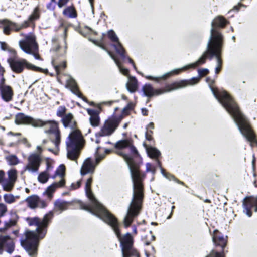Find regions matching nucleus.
<instances>
[{"mask_svg": "<svg viewBox=\"0 0 257 257\" xmlns=\"http://www.w3.org/2000/svg\"><path fill=\"white\" fill-rule=\"evenodd\" d=\"M19 198V196H14L11 193L5 194L3 196L4 201L8 204L14 203Z\"/></svg>", "mask_w": 257, "mask_h": 257, "instance_id": "obj_30", "label": "nucleus"}, {"mask_svg": "<svg viewBox=\"0 0 257 257\" xmlns=\"http://www.w3.org/2000/svg\"><path fill=\"white\" fill-rule=\"evenodd\" d=\"M142 113L143 115H148V110L145 108H143L142 109Z\"/></svg>", "mask_w": 257, "mask_h": 257, "instance_id": "obj_51", "label": "nucleus"}, {"mask_svg": "<svg viewBox=\"0 0 257 257\" xmlns=\"http://www.w3.org/2000/svg\"><path fill=\"white\" fill-rule=\"evenodd\" d=\"M53 217V213L50 211L42 218L35 217L30 220V225L35 226L36 230L26 231L24 237L21 240V245L30 255L34 256L37 254L39 241L45 236L47 227Z\"/></svg>", "mask_w": 257, "mask_h": 257, "instance_id": "obj_4", "label": "nucleus"}, {"mask_svg": "<svg viewBox=\"0 0 257 257\" xmlns=\"http://www.w3.org/2000/svg\"><path fill=\"white\" fill-rule=\"evenodd\" d=\"M48 142V141L46 140H44L42 142V145L43 146H44V145Z\"/></svg>", "mask_w": 257, "mask_h": 257, "instance_id": "obj_54", "label": "nucleus"}, {"mask_svg": "<svg viewBox=\"0 0 257 257\" xmlns=\"http://www.w3.org/2000/svg\"><path fill=\"white\" fill-rule=\"evenodd\" d=\"M7 211V205L3 203H0V218L5 216Z\"/></svg>", "mask_w": 257, "mask_h": 257, "instance_id": "obj_38", "label": "nucleus"}, {"mask_svg": "<svg viewBox=\"0 0 257 257\" xmlns=\"http://www.w3.org/2000/svg\"><path fill=\"white\" fill-rule=\"evenodd\" d=\"M227 23L226 20L221 16L215 18L211 24V35L207 45L208 52L216 55L217 50L223 45V36L218 31V28H223Z\"/></svg>", "mask_w": 257, "mask_h": 257, "instance_id": "obj_8", "label": "nucleus"}, {"mask_svg": "<svg viewBox=\"0 0 257 257\" xmlns=\"http://www.w3.org/2000/svg\"><path fill=\"white\" fill-rule=\"evenodd\" d=\"M206 257H223V253L212 250Z\"/></svg>", "mask_w": 257, "mask_h": 257, "instance_id": "obj_41", "label": "nucleus"}, {"mask_svg": "<svg viewBox=\"0 0 257 257\" xmlns=\"http://www.w3.org/2000/svg\"><path fill=\"white\" fill-rule=\"evenodd\" d=\"M14 233L15 234H16L17 233V231H14Z\"/></svg>", "mask_w": 257, "mask_h": 257, "instance_id": "obj_61", "label": "nucleus"}, {"mask_svg": "<svg viewBox=\"0 0 257 257\" xmlns=\"http://www.w3.org/2000/svg\"><path fill=\"white\" fill-rule=\"evenodd\" d=\"M66 144L67 158L76 161L79 157L81 150L84 145V138L78 128L71 130L66 139Z\"/></svg>", "mask_w": 257, "mask_h": 257, "instance_id": "obj_7", "label": "nucleus"}, {"mask_svg": "<svg viewBox=\"0 0 257 257\" xmlns=\"http://www.w3.org/2000/svg\"><path fill=\"white\" fill-rule=\"evenodd\" d=\"M55 2V1L54 2H52L51 1V2L47 5V8L50 10H54L55 7V5L54 4Z\"/></svg>", "mask_w": 257, "mask_h": 257, "instance_id": "obj_47", "label": "nucleus"}, {"mask_svg": "<svg viewBox=\"0 0 257 257\" xmlns=\"http://www.w3.org/2000/svg\"><path fill=\"white\" fill-rule=\"evenodd\" d=\"M66 85L67 87H68L71 90V91L76 95L78 96L79 97H82V94L80 92L77 84L73 79L70 78L67 81Z\"/></svg>", "mask_w": 257, "mask_h": 257, "instance_id": "obj_26", "label": "nucleus"}, {"mask_svg": "<svg viewBox=\"0 0 257 257\" xmlns=\"http://www.w3.org/2000/svg\"><path fill=\"white\" fill-rule=\"evenodd\" d=\"M98 151V148L96 151L95 160L88 158L84 161L80 170L81 175L83 176L88 173H92L94 171L96 166L104 157L103 155H99Z\"/></svg>", "mask_w": 257, "mask_h": 257, "instance_id": "obj_16", "label": "nucleus"}, {"mask_svg": "<svg viewBox=\"0 0 257 257\" xmlns=\"http://www.w3.org/2000/svg\"><path fill=\"white\" fill-rule=\"evenodd\" d=\"M222 47V46H220L219 49L217 50L218 51L216 55H213L209 52H208V51H209L208 45H207L206 51L204 52V53L203 54L201 57L194 63L188 64L186 66L183 67L181 68L176 69L174 70H172V71L165 74L161 78L153 77L151 76H146V78L148 80H155L157 81H158L160 79H166L167 78L172 75L178 74L181 72L186 70L188 69L195 68V67H197L201 65H202L205 63L206 59L208 57H210V59H211L213 56H215L216 58L217 66L215 68V72L216 73H218L221 70L222 64V61L220 57Z\"/></svg>", "mask_w": 257, "mask_h": 257, "instance_id": "obj_5", "label": "nucleus"}, {"mask_svg": "<svg viewBox=\"0 0 257 257\" xmlns=\"http://www.w3.org/2000/svg\"><path fill=\"white\" fill-rule=\"evenodd\" d=\"M133 231L135 235H136L137 234V227L135 225L133 226Z\"/></svg>", "mask_w": 257, "mask_h": 257, "instance_id": "obj_52", "label": "nucleus"}, {"mask_svg": "<svg viewBox=\"0 0 257 257\" xmlns=\"http://www.w3.org/2000/svg\"><path fill=\"white\" fill-rule=\"evenodd\" d=\"M153 123L152 122L150 123L149 124V126L150 127H151L152 128L153 127Z\"/></svg>", "mask_w": 257, "mask_h": 257, "instance_id": "obj_55", "label": "nucleus"}, {"mask_svg": "<svg viewBox=\"0 0 257 257\" xmlns=\"http://www.w3.org/2000/svg\"><path fill=\"white\" fill-rule=\"evenodd\" d=\"M155 170V168L151 164L149 163L146 164V171L147 172H152L153 174H154Z\"/></svg>", "mask_w": 257, "mask_h": 257, "instance_id": "obj_43", "label": "nucleus"}, {"mask_svg": "<svg viewBox=\"0 0 257 257\" xmlns=\"http://www.w3.org/2000/svg\"><path fill=\"white\" fill-rule=\"evenodd\" d=\"M26 202L28 206L32 209L37 207L43 208L47 205V203L45 200L41 199L39 196L35 195L27 197Z\"/></svg>", "mask_w": 257, "mask_h": 257, "instance_id": "obj_19", "label": "nucleus"}, {"mask_svg": "<svg viewBox=\"0 0 257 257\" xmlns=\"http://www.w3.org/2000/svg\"><path fill=\"white\" fill-rule=\"evenodd\" d=\"M108 35L111 41L114 43L113 46L115 48L116 52L119 55L120 59L112 54L110 51H107V52L110 56L115 61L120 72L125 75H127L128 74V70L123 67L121 60L122 61L127 60L133 65L134 68H136L135 65L133 60L130 57L125 56L124 50L120 43L119 42L118 38L115 32L113 30H110L108 32Z\"/></svg>", "mask_w": 257, "mask_h": 257, "instance_id": "obj_9", "label": "nucleus"}, {"mask_svg": "<svg viewBox=\"0 0 257 257\" xmlns=\"http://www.w3.org/2000/svg\"><path fill=\"white\" fill-rule=\"evenodd\" d=\"M161 170L162 174L167 179L170 180L172 179H175V177L173 176L166 173L165 170L163 168H161Z\"/></svg>", "mask_w": 257, "mask_h": 257, "instance_id": "obj_44", "label": "nucleus"}, {"mask_svg": "<svg viewBox=\"0 0 257 257\" xmlns=\"http://www.w3.org/2000/svg\"><path fill=\"white\" fill-rule=\"evenodd\" d=\"M68 203L66 201L57 200L54 203V210L61 212L68 208Z\"/></svg>", "mask_w": 257, "mask_h": 257, "instance_id": "obj_28", "label": "nucleus"}, {"mask_svg": "<svg viewBox=\"0 0 257 257\" xmlns=\"http://www.w3.org/2000/svg\"><path fill=\"white\" fill-rule=\"evenodd\" d=\"M232 39H233V40H235V37H234V36H233V37H232Z\"/></svg>", "mask_w": 257, "mask_h": 257, "instance_id": "obj_64", "label": "nucleus"}, {"mask_svg": "<svg viewBox=\"0 0 257 257\" xmlns=\"http://www.w3.org/2000/svg\"><path fill=\"white\" fill-rule=\"evenodd\" d=\"M38 153H32L28 157V162L24 168L25 171H28L30 172H36L38 171L41 164L42 158L41 153L42 151V148L38 146L37 147Z\"/></svg>", "mask_w": 257, "mask_h": 257, "instance_id": "obj_14", "label": "nucleus"}, {"mask_svg": "<svg viewBox=\"0 0 257 257\" xmlns=\"http://www.w3.org/2000/svg\"><path fill=\"white\" fill-rule=\"evenodd\" d=\"M243 212L248 217L252 216V212H257V197H248L244 199Z\"/></svg>", "mask_w": 257, "mask_h": 257, "instance_id": "obj_18", "label": "nucleus"}, {"mask_svg": "<svg viewBox=\"0 0 257 257\" xmlns=\"http://www.w3.org/2000/svg\"><path fill=\"white\" fill-rule=\"evenodd\" d=\"M8 62L12 70L16 73H21L25 68L34 71H42L41 68L37 67L29 63L24 59H17L11 58L8 59Z\"/></svg>", "mask_w": 257, "mask_h": 257, "instance_id": "obj_15", "label": "nucleus"}, {"mask_svg": "<svg viewBox=\"0 0 257 257\" xmlns=\"http://www.w3.org/2000/svg\"><path fill=\"white\" fill-rule=\"evenodd\" d=\"M92 178L89 177L85 185L86 195L90 201V204H83L82 208L98 216L113 229L120 242L123 257H140L138 252L133 247V237L130 233L121 236L116 218L109 212L95 198L91 190Z\"/></svg>", "mask_w": 257, "mask_h": 257, "instance_id": "obj_2", "label": "nucleus"}, {"mask_svg": "<svg viewBox=\"0 0 257 257\" xmlns=\"http://www.w3.org/2000/svg\"><path fill=\"white\" fill-rule=\"evenodd\" d=\"M53 65L58 75L60 74L61 70H63L66 67V63L65 62H63L60 65H57L54 62H53Z\"/></svg>", "mask_w": 257, "mask_h": 257, "instance_id": "obj_37", "label": "nucleus"}, {"mask_svg": "<svg viewBox=\"0 0 257 257\" xmlns=\"http://www.w3.org/2000/svg\"><path fill=\"white\" fill-rule=\"evenodd\" d=\"M45 161L47 165L46 171L49 172L52 168L53 160L49 158H46Z\"/></svg>", "mask_w": 257, "mask_h": 257, "instance_id": "obj_42", "label": "nucleus"}, {"mask_svg": "<svg viewBox=\"0 0 257 257\" xmlns=\"http://www.w3.org/2000/svg\"><path fill=\"white\" fill-rule=\"evenodd\" d=\"M92 33H96L91 29H90V28H89L88 27H85L84 28V29L81 31V34L83 35H84V36H86V35L87 34H90Z\"/></svg>", "mask_w": 257, "mask_h": 257, "instance_id": "obj_40", "label": "nucleus"}, {"mask_svg": "<svg viewBox=\"0 0 257 257\" xmlns=\"http://www.w3.org/2000/svg\"><path fill=\"white\" fill-rule=\"evenodd\" d=\"M133 107V104L130 103L123 109L120 115H113L106 119L100 127V130L96 133V136L98 138L111 135L115 131L123 117L128 115V111Z\"/></svg>", "mask_w": 257, "mask_h": 257, "instance_id": "obj_10", "label": "nucleus"}, {"mask_svg": "<svg viewBox=\"0 0 257 257\" xmlns=\"http://www.w3.org/2000/svg\"><path fill=\"white\" fill-rule=\"evenodd\" d=\"M209 70L207 69H206V68H203V69H199L198 70V74L199 75V77H193L191 79H188L187 80H191L193 78H197L198 79V80L197 81V82L193 83V84H188V85H187L185 87L187 86H189V85H195L197 83H198L199 81H200V78L201 77H202L203 76H205V75H206L207 74H208L209 73Z\"/></svg>", "mask_w": 257, "mask_h": 257, "instance_id": "obj_32", "label": "nucleus"}, {"mask_svg": "<svg viewBox=\"0 0 257 257\" xmlns=\"http://www.w3.org/2000/svg\"><path fill=\"white\" fill-rule=\"evenodd\" d=\"M127 123H125V124H124V125H123V128H126L127 127Z\"/></svg>", "mask_w": 257, "mask_h": 257, "instance_id": "obj_56", "label": "nucleus"}, {"mask_svg": "<svg viewBox=\"0 0 257 257\" xmlns=\"http://www.w3.org/2000/svg\"><path fill=\"white\" fill-rule=\"evenodd\" d=\"M69 0H59L58 2V5L59 8H61L65 5L68 2Z\"/></svg>", "mask_w": 257, "mask_h": 257, "instance_id": "obj_46", "label": "nucleus"}, {"mask_svg": "<svg viewBox=\"0 0 257 257\" xmlns=\"http://www.w3.org/2000/svg\"><path fill=\"white\" fill-rule=\"evenodd\" d=\"M8 164L11 166H15L20 163V159L16 155L10 154L5 157Z\"/></svg>", "mask_w": 257, "mask_h": 257, "instance_id": "obj_29", "label": "nucleus"}, {"mask_svg": "<svg viewBox=\"0 0 257 257\" xmlns=\"http://www.w3.org/2000/svg\"><path fill=\"white\" fill-rule=\"evenodd\" d=\"M65 167L64 165H61L57 168L56 171L55 175L53 176V178H55L57 176H59L60 180H64V176H65Z\"/></svg>", "mask_w": 257, "mask_h": 257, "instance_id": "obj_34", "label": "nucleus"}, {"mask_svg": "<svg viewBox=\"0 0 257 257\" xmlns=\"http://www.w3.org/2000/svg\"><path fill=\"white\" fill-rule=\"evenodd\" d=\"M115 146L117 149L124 151H118L117 153L122 156L127 163L133 183V198L123 222L124 227L127 228L139 215L142 208L144 197L143 180L145 176L140 172L138 165L133 160L132 156H137L138 152L132 145L131 140L119 141L115 144Z\"/></svg>", "mask_w": 257, "mask_h": 257, "instance_id": "obj_1", "label": "nucleus"}, {"mask_svg": "<svg viewBox=\"0 0 257 257\" xmlns=\"http://www.w3.org/2000/svg\"><path fill=\"white\" fill-rule=\"evenodd\" d=\"M17 220L15 219H10L4 223V226L0 228L1 232H4L9 228L15 226L16 224Z\"/></svg>", "mask_w": 257, "mask_h": 257, "instance_id": "obj_35", "label": "nucleus"}, {"mask_svg": "<svg viewBox=\"0 0 257 257\" xmlns=\"http://www.w3.org/2000/svg\"><path fill=\"white\" fill-rule=\"evenodd\" d=\"M19 143H23V144H24L26 145V146L27 147H30V145L29 144V143L28 142L27 139L26 138H23L21 140H20L19 141Z\"/></svg>", "mask_w": 257, "mask_h": 257, "instance_id": "obj_48", "label": "nucleus"}, {"mask_svg": "<svg viewBox=\"0 0 257 257\" xmlns=\"http://www.w3.org/2000/svg\"><path fill=\"white\" fill-rule=\"evenodd\" d=\"M151 133H152V131H150V132L147 131V132H146V139L147 140H151L152 139Z\"/></svg>", "mask_w": 257, "mask_h": 257, "instance_id": "obj_50", "label": "nucleus"}, {"mask_svg": "<svg viewBox=\"0 0 257 257\" xmlns=\"http://www.w3.org/2000/svg\"><path fill=\"white\" fill-rule=\"evenodd\" d=\"M38 120V119H34L32 117L25 115L23 113H19L15 117V122L18 124H31L36 127L34 121Z\"/></svg>", "mask_w": 257, "mask_h": 257, "instance_id": "obj_22", "label": "nucleus"}, {"mask_svg": "<svg viewBox=\"0 0 257 257\" xmlns=\"http://www.w3.org/2000/svg\"><path fill=\"white\" fill-rule=\"evenodd\" d=\"M5 173L3 171L0 170V183L3 184L4 180Z\"/></svg>", "mask_w": 257, "mask_h": 257, "instance_id": "obj_49", "label": "nucleus"}, {"mask_svg": "<svg viewBox=\"0 0 257 257\" xmlns=\"http://www.w3.org/2000/svg\"><path fill=\"white\" fill-rule=\"evenodd\" d=\"M36 127H43L44 132L48 136L51 142L54 145V149L47 148V149L57 154L59 150V145L61 142V132L59 128L58 123L54 120L43 121L38 119L34 121Z\"/></svg>", "mask_w": 257, "mask_h": 257, "instance_id": "obj_6", "label": "nucleus"}, {"mask_svg": "<svg viewBox=\"0 0 257 257\" xmlns=\"http://www.w3.org/2000/svg\"><path fill=\"white\" fill-rule=\"evenodd\" d=\"M26 192L29 193V189L26 188Z\"/></svg>", "mask_w": 257, "mask_h": 257, "instance_id": "obj_57", "label": "nucleus"}, {"mask_svg": "<svg viewBox=\"0 0 257 257\" xmlns=\"http://www.w3.org/2000/svg\"><path fill=\"white\" fill-rule=\"evenodd\" d=\"M39 17L38 10L35 9L33 13L29 17L28 20L24 21L21 25L17 24L8 20L0 21V26L3 28V32L6 35H9L11 31L14 30L18 32L21 29L29 27L34 21L38 19Z\"/></svg>", "mask_w": 257, "mask_h": 257, "instance_id": "obj_13", "label": "nucleus"}, {"mask_svg": "<svg viewBox=\"0 0 257 257\" xmlns=\"http://www.w3.org/2000/svg\"><path fill=\"white\" fill-rule=\"evenodd\" d=\"M3 248H6L8 252L12 253L14 250L13 239L7 236L0 237V251Z\"/></svg>", "mask_w": 257, "mask_h": 257, "instance_id": "obj_20", "label": "nucleus"}, {"mask_svg": "<svg viewBox=\"0 0 257 257\" xmlns=\"http://www.w3.org/2000/svg\"><path fill=\"white\" fill-rule=\"evenodd\" d=\"M254 184H255V186L257 187V185H256V181H254Z\"/></svg>", "mask_w": 257, "mask_h": 257, "instance_id": "obj_63", "label": "nucleus"}, {"mask_svg": "<svg viewBox=\"0 0 257 257\" xmlns=\"http://www.w3.org/2000/svg\"><path fill=\"white\" fill-rule=\"evenodd\" d=\"M177 182H178L179 183H180V184H183V182H180V181H178Z\"/></svg>", "mask_w": 257, "mask_h": 257, "instance_id": "obj_60", "label": "nucleus"}, {"mask_svg": "<svg viewBox=\"0 0 257 257\" xmlns=\"http://www.w3.org/2000/svg\"><path fill=\"white\" fill-rule=\"evenodd\" d=\"M87 112L90 116L89 121L91 125L94 127L98 126L100 123V111L91 109H87Z\"/></svg>", "mask_w": 257, "mask_h": 257, "instance_id": "obj_23", "label": "nucleus"}, {"mask_svg": "<svg viewBox=\"0 0 257 257\" xmlns=\"http://www.w3.org/2000/svg\"><path fill=\"white\" fill-rule=\"evenodd\" d=\"M49 178V175L47 171H44L39 174L38 177L39 182L41 183H46Z\"/></svg>", "mask_w": 257, "mask_h": 257, "instance_id": "obj_36", "label": "nucleus"}, {"mask_svg": "<svg viewBox=\"0 0 257 257\" xmlns=\"http://www.w3.org/2000/svg\"><path fill=\"white\" fill-rule=\"evenodd\" d=\"M63 14L65 16L70 18H75L77 16L76 11L72 6H70L65 9Z\"/></svg>", "mask_w": 257, "mask_h": 257, "instance_id": "obj_31", "label": "nucleus"}, {"mask_svg": "<svg viewBox=\"0 0 257 257\" xmlns=\"http://www.w3.org/2000/svg\"><path fill=\"white\" fill-rule=\"evenodd\" d=\"M126 87L127 90L131 93H134L137 91L138 89V82L135 77H128V80L126 83Z\"/></svg>", "mask_w": 257, "mask_h": 257, "instance_id": "obj_27", "label": "nucleus"}, {"mask_svg": "<svg viewBox=\"0 0 257 257\" xmlns=\"http://www.w3.org/2000/svg\"><path fill=\"white\" fill-rule=\"evenodd\" d=\"M198 80V79L197 78H193L190 80H181L168 84L163 89H154L151 85L147 84L143 86L142 90L146 96L151 97L185 87L188 84H193L197 82Z\"/></svg>", "mask_w": 257, "mask_h": 257, "instance_id": "obj_11", "label": "nucleus"}, {"mask_svg": "<svg viewBox=\"0 0 257 257\" xmlns=\"http://www.w3.org/2000/svg\"><path fill=\"white\" fill-rule=\"evenodd\" d=\"M105 152H106V153H108L109 152V150H105Z\"/></svg>", "mask_w": 257, "mask_h": 257, "instance_id": "obj_58", "label": "nucleus"}, {"mask_svg": "<svg viewBox=\"0 0 257 257\" xmlns=\"http://www.w3.org/2000/svg\"><path fill=\"white\" fill-rule=\"evenodd\" d=\"M7 174L8 179L3 181L2 187L4 191L10 192L13 189L14 184L17 180V171L15 169H12L8 171Z\"/></svg>", "mask_w": 257, "mask_h": 257, "instance_id": "obj_17", "label": "nucleus"}, {"mask_svg": "<svg viewBox=\"0 0 257 257\" xmlns=\"http://www.w3.org/2000/svg\"><path fill=\"white\" fill-rule=\"evenodd\" d=\"M66 109L64 106H60L57 111V116L62 118L63 116L65 115V113L66 112Z\"/></svg>", "mask_w": 257, "mask_h": 257, "instance_id": "obj_39", "label": "nucleus"}, {"mask_svg": "<svg viewBox=\"0 0 257 257\" xmlns=\"http://www.w3.org/2000/svg\"><path fill=\"white\" fill-rule=\"evenodd\" d=\"M212 238L216 245L219 246L222 248L225 246L227 243V239L226 237L219 234L218 230H214Z\"/></svg>", "mask_w": 257, "mask_h": 257, "instance_id": "obj_25", "label": "nucleus"}, {"mask_svg": "<svg viewBox=\"0 0 257 257\" xmlns=\"http://www.w3.org/2000/svg\"><path fill=\"white\" fill-rule=\"evenodd\" d=\"M148 156L152 158H157L160 155L159 150L153 147H148L146 148Z\"/></svg>", "mask_w": 257, "mask_h": 257, "instance_id": "obj_33", "label": "nucleus"}, {"mask_svg": "<svg viewBox=\"0 0 257 257\" xmlns=\"http://www.w3.org/2000/svg\"><path fill=\"white\" fill-rule=\"evenodd\" d=\"M96 142L97 143H98L99 142V140H98V139H97L96 141Z\"/></svg>", "mask_w": 257, "mask_h": 257, "instance_id": "obj_59", "label": "nucleus"}, {"mask_svg": "<svg viewBox=\"0 0 257 257\" xmlns=\"http://www.w3.org/2000/svg\"><path fill=\"white\" fill-rule=\"evenodd\" d=\"M157 163H158V165H160V162L158 160H157Z\"/></svg>", "mask_w": 257, "mask_h": 257, "instance_id": "obj_62", "label": "nucleus"}, {"mask_svg": "<svg viewBox=\"0 0 257 257\" xmlns=\"http://www.w3.org/2000/svg\"><path fill=\"white\" fill-rule=\"evenodd\" d=\"M81 184V180L78 181L76 183H72L71 186V188L72 189H76L77 188H78L80 186Z\"/></svg>", "mask_w": 257, "mask_h": 257, "instance_id": "obj_45", "label": "nucleus"}, {"mask_svg": "<svg viewBox=\"0 0 257 257\" xmlns=\"http://www.w3.org/2000/svg\"><path fill=\"white\" fill-rule=\"evenodd\" d=\"M65 184V180H60L58 182H55L48 186L45 191L44 192V195H46L48 198L51 200L53 196V193L56 191V190L59 187H61L63 186Z\"/></svg>", "mask_w": 257, "mask_h": 257, "instance_id": "obj_24", "label": "nucleus"}, {"mask_svg": "<svg viewBox=\"0 0 257 257\" xmlns=\"http://www.w3.org/2000/svg\"><path fill=\"white\" fill-rule=\"evenodd\" d=\"M20 35L24 36L23 39L19 42L20 48L25 53L32 55L35 59L40 60L39 55V45L35 35L32 33L27 34L21 33Z\"/></svg>", "mask_w": 257, "mask_h": 257, "instance_id": "obj_12", "label": "nucleus"}, {"mask_svg": "<svg viewBox=\"0 0 257 257\" xmlns=\"http://www.w3.org/2000/svg\"><path fill=\"white\" fill-rule=\"evenodd\" d=\"M63 126L73 130L77 128V122L71 113L66 114L61 119Z\"/></svg>", "mask_w": 257, "mask_h": 257, "instance_id": "obj_21", "label": "nucleus"}, {"mask_svg": "<svg viewBox=\"0 0 257 257\" xmlns=\"http://www.w3.org/2000/svg\"><path fill=\"white\" fill-rule=\"evenodd\" d=\"M89 3H90V4L91 5L92 9H93V2H94V0H89Z\"/></svg>", "mask_w": 257, "mask_h": 257, "instance_id": "obj_53", "label": "nucleus"}, {"mask_svg": "<svg viewBox=\"0 0 257 257\" xmlns=\"http://www.w3.org/2000/svg\"><path fill=\"white\" fill-rule=\"evenodd\" d=\"M209 78L206 79L214 96L231 115L241 133L250 143L251 147L253 143L257 146L255 134L246 117L240 111L233 99L226 91L219 90L212 86L209 82Z\"/></svg>", "mask_w": 257, "mask_h": 257, "instance_id": "obj_3", "label": "nucleus"}]
</instances>
